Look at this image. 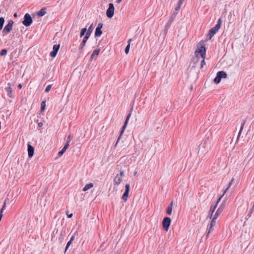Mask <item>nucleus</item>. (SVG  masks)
I'll list each match as a JSON object with an SVG mask.
<instances>
[{"instance_id":"79ce46f5","label":"nucleus","mask_w":254,"mask_h":254,"mask_svg":"<svg viewBox=\"0 0 254 254\" xmlns=\"http://www.w3.org/2000/svg\"><path fill=\"white\" fill-rule=\"evenodd\" d=\"M206 63L205 62V59H202V60L201 61L200 63V68L201 69H202L204 65H205Z\"/></svg>"},{"instance_id":"49530a36","label":"nucleus","mask_w":254,"mask_h":254,"mask_svg":"<svg viewBox=\"0 0 254 254\" xmlns=\"http://www.w3.org/2000/svg\"><path fill=\"white\" fill-rule=\"evenodd\" d=\"M182 4V3H180V2H178V5L175 7V10H179L180 9Z\"/></svg>"},{"instance_id":"9b49d317","label":"nucleus","mask_w":254,"mask_h":254,"mask_svg":"<svg viewBox=\"0 0 254 254\" xmlns=\"http://www.w3.org/2000/svg\"><path fill=\"white\" fill-rule=\"evenodd\" d=\"M12 84L10 83H7V86L4 88V90L7 93V95L10 98H13L14 96L12 95V90L11 88Z\"/></svg>"},{"instance_id":"de8ad7c7","label":"nucleus","mask_w":254,"mask_h":254,"mask_svg":"<svg viewBox=\"0 0 254 254\" xmlns=\"http://www.w3.org/2000/svg\"><path fill=\"white\" fill-rule=\"evenodd\" d=\"M120 177L123 178L125 176V172L124 170H121L120 172Z\"/></svg>"},{"instance_id":"2eb2a0df","label":"nucleus","mask_w":254,"mask_h":254,"mask_svg":"<svg viewBox=\"0 0 254 254\" xmlns=\"http://www.w3.org/2000/svg\"><path fill=\"white\" fill-rule=\"evenodd\" d=\"M174 201L172 200L169 205L167 206L166 212L168 215H170L172 212Z\"/></svg>"},{"instance_id":"603ef678","label":"nucleus","mask_w":254,"mask_h":254,"mask_svg":"<svg viewBox=\"0 0 254 254\" xmlns=\"http://www.w3.org/2000/svg\"><path fill=\"white\" fill-rule=\"evenodd\" d=\"M66 215H67V217L68 218H70L73 216V214L72 213L68 214V211H66Z\"/></svg>"},{"instance_id":"1a4fd4ad","label":"nucleus","mask_w":254,"mask_h":254,"mask_svg":"<svg viewBox=\"0 0 254 254\" xmlns=\"http://www.w3.org/2000/svg\"><path fill=\"white\" fill-rule=\"evenodd\" d=\"M219 30L218 28L214 26L213 27L211 28L208 32L207 34L206 38L207 40H210L217 32V31Z\"/></svg>"},{"instance_id":"c9c22d12","label":"nucleus","mask_w":254,"mask_h":254,"mask_svg":"<svg viewBox=\"0 0 254 254\" xmlns=\"http://www.w3.org/2000/svg\"><path fill=\"white\" fill-rule=\"evenodd\" d=\"M129 191H130V185H129V184H126L125 185V190L124 192L129 193Z\"/></svg>"},{"instance_id":"cd10ccee","label":"nucleus","mask_w":254,"mask_h":254,"mask_svg":"<svg viewBox=\"0 0 254 254\" xmlns=\"http://www.w3.org/2000/svg\"><path fill=\"white\" fill-rule=\"evenodd\" d=\"M217 218H218V217L214 215L212 217V219L210 222L209 225L214 227L216 225V220L217 219Z\"/></svg>"},{"instance_id":"9d476101","label":"nucleus","mask_w":254,"mask_h":254,"mask_svg":"<svg viewBox=\"0 0 254 254\" xmlns=\"http://www.w3.org/2000/svg\"><path fill=\"white\" fill-rule=\"evenodd\" d=\"M60 48V44H55L53 47V50L50 52V56L52 58L56 57Z\"/></svg>"},{"instance_id":"7ed1b4c3","label":"nucleus","mask_w":254,"mask_h":254,"mask_svg":"<svg viewBox=\"0 0 254 254\" xmlns=\"http://www.w3.org/2000/svg\"><path fill=\"white\" fill-rule=\"evenodd\" d=\"M227 77V73L224 71H219L217 72L216 77L213 80L215 84H219L222 78H226Z\"/></svg>"},{"instance_id":"c756f323","label":"nucleus","mask_w":254,"mask_h":254,"mask_svg":"<svg viewBox=\"0 0 254 254\" xmlns=\"http://www.w3.org/2000/svg\"><path fill=\"white\" fill-rule=\"evenodd\" d=\"M5 22L4 18L3 17H0V30L2 29Z\"/></svg>"},{"instance_id":"c85d7f7f","label":"nucleus","mask_w":254,"mask_h":254,"mask_svg":"<svg viewBox=\"0 0 254 254\" xmlns=\"http://www.w3.org/2000/svg\"><path fill=\"white\" fill-rule=\"evenodd\" d=\"M129 196V193L124 192L121 198L125 201H127Z\"/></svg>"},{"instance_id":"4be33fe9","label":"nucleus","mask_w":254,"mask_h":254,"mask_svg":"<svg viewBox=\"0 0 254 254\" xmlns=\"http://www.w3.org/2000/svg\"><path fill=\"white\" fill-rule=\"evenodd\" d=\"M172 22L168 21L167 23L166 24V25L164 29V34L165 35H166L169 29L170 28Z\"/></svg>"},{"instance_id":"72a5a7b5","label":"nucleus","mask_w":254,"mask_h":254,"mask_svg":"<svg viewBox=\"0 0 254 254\" xmlns=\"http://www.w3.org/2000/svg\"><path fill=\"white\" fill-rule=\"evenodd\" d=\"M7 50L6 49H3L0 51V56H4L7 54Z\"/></svg>"},{"instance_id":"412c9836","label":"nucleus","mask_w":254,"mask_h":254,"mask_svg":"<svg viewBox=\"0 0 254 254\" xmlns=\"http://www.w3.org/2000/svg\"><path fill=\"white\" fill-rule=\"evenodd\" d=\"M119 174H117L114 180V185L115 186H118L122 182V178L118 177Z\"/></svg>"},{"instance_id":"a211bd4d","label":"nucleus","mask_w":254,"mask_h":254,"mask_svg":"<svg viewBox=\"0 0 254 254\" xmlns=\"http://www.w3.org/2000/svg\"><path fill=\"white\" fill-rule=\"evenodd\" d=\"M46 12L47 8L44 7L37 12V15L39 17H42L46 14Z\"/></svg>"},{"instance_id":"052dcab7","label":"nucleus","mask_w":254,"mask_h":254,"mask_svg":"<svg viewBox=\"0 0 254 254\" xmlns=\"http://www.w3.org/2000/svg\"><path fill=\"white\" fill-rule=\"evenodd\" d=\"M136 174H137V172H135L134 173V176H136Z\"/></svg>"},{"instance_id":"f257e3e1","label":"nucleus","mask_w":254,"mask_h":254,"mask_svg":"<svg viewBox=\"0 0 254 254\" xmlns=\"http://www.w3.org/2000/svg\"><path fill=\"white\" fill-rule=\"evenodd\" d=\"M206 52V48L204 44V42L201 41L197 45V49L195 51V55L197 60L198 61L199 59L201 57L202 59L205 58Z\"/></svg>"},{"instance_id":"4c0bfd02","label":"nucleus","mask_w":254,"mask_h":254,"mask_svg":"<svg viewBox=\"0 0 254 254\" xmlns=\"http://www.w3.org/2000/svg\"><path fill=\"white\" fill-rule=\"evenodd\" d=\"M130 45L127 44L125 49V52L126 54H128L129 51Z\"/></svg>"},{"instance_id":"f03ea898","label":"nucleus","mask_w":254,"mask_h":254,"mask_svg":"<svg viewBox=\"0 0 254 254\" xmlns=\"http://www.w3.org/2000/svg\"><path fill=\"white\" fill-rule=\"evenodd\" d=\"M226 192V190H224L222 194L220 195L217 198V199L212 204V205L210 207L208 217L209 218H211L212 217L213 214L216 208L217 207L218 204L219 203L222 197L225 195Z\"/></svg>"},{"instance_id":"f3484780","label":"nucleus","mask_w":254,"mask_h":254,"mask_svg":"<svg viewBox=\"0 0 254 254\" xmlns=\"http://www.w3.org/2000/svg\"><path fill=\"white\" fill-rule=\"evenodd\" d=\"M246 120H243L242 123H241V127H240V130L239 131V133H238V136H237V140H236V142H238V140H239V137L242 133V132L243 131V129L244 128V126L246 124Z\"/></svg>"},{"instance_id":"b1692460","label":"nucleus","mask_w":254,"mask_h":254,"mask_svg":"<svg viewBox=\"0 0 254 254\" xmlns=\"http://www.w3.org/2000/svg\"><path fill=\"white\" fill-rule=\"evenodd\" d=\"M93 184L92 183H90L89 184H87L83 188L82 190L83 191H86L93 187Z\"/></svg>"},{"instance_id":"6e6d98bb","label":"nucleus","mask_w":254,"mask_h":254,"mask_svg":"<svg viewBox=\"0 0 254 254\" xmlns=\"http://www.w3.org/2000/svg\"><path fill=\"white\" fill-rule=\"evenodd\" d=\"M132 41V39H129L127 41V44L130 45V42Z\"/></svg>"},{"instance_id":"4d7b16f0","label":"nucleus","mask_w":254,"mask_h":254,"mask_svg":"<svg viewBox=\"0 0 254 254\" xmlns=\"http://www.w3.org/2000/svg\"><path fill=\"white\" fill-rule=\"evenodd\" d=\"M13 16L15 17V18H17L18 17V15H17V12H15L13 14Z\"/></svg>"},{"instance_id":"a18cd8bd","label":"nucleus","mask_w":254,"mask_h":254,"mask_svg":"<svg viewBox=\"0 0 254 254\" xmlns=\"http://www.w3.org/2000/svg\"><path fill=\"white\" fill-rule=\"evenodd\" d=\"M130 116H131V112L127 114L125 122H126V123H128V120H129V118L130 117Z\"/></svg>"},{"instance_id":"8fccbe9b","label":"nucleus","mask_w":254,"mask_h":254,"mask_svg":"<svg viewBox=\"0 0 254 254\" xmlns=\"http://www.w3.org/2000/svg\"><path fill=\"white\" fill-rule=\"evenodd\" d=\"M103 26V23L102 22H100V23H98L96 28L102 29Z\"/></svg>"},{"instance_id":"ea45409f","label":"nucleus","mask_w":254,"mask_h":254,"mask_svg":"<svg viewBox=\"0 0 254 254\" xmlns=\"http://www.w3.org/2000/svg\"><path fill=\"white\" fill-rule=\"evenodd\" d=\"M66 151V150L64 149L63 148L62 149V150H61L59 152H58V155L59 157H61L64 154V153Z\"/></svg>"},{"instance_id":"dca6fc26","label":"nucleus","mask_w":254,"mask_h":254,"mask_svg":"<svg viewBox=\"0 0 254 254\" xmlns=\"http://www.w3.org/2000/svg\"><path fill=\"white\" fill-rule=\"evenodd\" d=\"M94 25H93V23H92L90 26L89 27V28L88 29H87V32H86V33L85 34V36L88 37H90L91 33H92L93 32V30L94 28Z\"/></svg>"},{"instance_id":"58836bf2","label":"nucleus","mask_w":254,"mask_h":254,"mask_svg":"<svg viewBox=\"0 0 254 254\" xmlns=\"http://www.w3.org/2000/svg\"><path fill=\"white\" fill-rule=\"evenodd\" d=\"M52 84L47 85V86L46 87V88L45 89V92L46 93H48L50 91V90L52 88Z\"/></svg>"},{"instance_id":"5fc2aeb1","label":"nucleus","mask_w":254,"mask_h":254,"mask_svg":"<svg viewBox=\"0 0 254 254\" xmlns=\"http://www.w3.org/2000/svg\"><path fill=\"white\" fill-rule=\"evenodd\" d=\"M17 87L18 88V89H20L22 87V85L21 83H19L18 84Z\"/></svg>"},{"instance_id":"7c9ffc66","label":"nucleus","mask_w":254,"mask_h":254,"mask_svg":"<svg viewBox=\"0 0 254 254\" xmlns=\"http://www.w3.org/2000/svg\"><path fill=\"white\" fill-rule=\"evenodd\" d=\"M124 131H125V130H123V129H121L120 132V135H119V137H118V139H117V141H116V144H115V146H116L117 145V144H118V143L119 141V140H120V139H121V136H122V135H123V134L124 133Z\"/></svg>"},{"instance_id":"bb28decb","label":"nucleus","mask_w":254,"mask_h":254,"mask_svg":"<svg viewBox=\"0 0 254 254\" xmlns=\"http://www.w3.org/2000/svg\"><path fill=\"white\" fill-rule=\"evenodd\" d=\"M178 13L176 11H174L173 13L171 14L169 19L168 21L173 22L174 20V19L176 18L177 14Z\"/></svg>"},{"instance_id":"e433bc0d","label":"nucleus","mask_w":254,"mask_h":254,"mask_svg":"<svg viewBox=\"0 0 254 254\" xmlns=\"http://www.w3.org/2000/svg\"><path fill=\"white\" fill-rule=\"evenodd\" d=\"M6 200L5 199L3 202L1 208L0 209V212L3 213L6 207Z\"/></svg>"},{"instance_id":"ddd939ff","label":"nucleus","mask_w":254,"mask_h":254,"mask_svg":"<svg viewBox=\"0 0 254 254\" xmlns=\"http://www.w3.org/2000/svg\"><path fill=\"white\" fill-rule=\"evenodd\" d=\"M89 38V37H88L86 36H84V37H83V39H82V41L79 46V47L78 48V51L79 52H82L83 49L84 48V46H85L86 43Z\"/></svg>"},{"instance_id":"423d86ee","label":"nucleus","mask_w":254,"mask_h":254,"mask_svg":"<svg viewBox=\"0 0 254 254\" xmlns=\"http://www.w3.org/2000/svg\"><path fill=\"white\" fill-rule=\"evenodd\" d=\"M171 223V219L169 217H165L162 220V228L167 232L169 229Z\"/></svg>"},{"instance_id":"20e7f679","label":"nucleus","mask_w":254,"mask_h":254,"mask_svg":"<svg viewBox=\"0 0 254 254\" xmlns=\"http://www.w3.org/2000/svg\"><path fill=\"white\" fill-rule=\"evenodd\" d=\"M22 24L26 27L30 26L33 23L32 18L30 14L26 13L23 18V20L22 21Z\"/></svg>"},{"instance_id":"a19ab883","label":"nucleus","mask_w":254,"mask_h":254,"mask_svg":"<svg viewBox=\"0 0 254 254\" xmlns=\"http://www.w3.org/2000/svg\"><path fill=\"white\" fill-rule=\"evenodd\" d=\"M72 138H73V136L71 135V134L70 133L67 136L66 142L70 143V142L72 139Z\"/></svg>"},{"instance_id":"6e6552de","label":"nucleus","mask_w":254,"mask_h":254,"mask_svg":"<svg viewBox=\"0 0 254 254\" xmlns=\"http://www.w3.org/2000/svg\"><path fill=\"white\" fill-rule=\"evenodd\" d=\"M226 199H225L223 200L222 202V203L220 204L219 207L216 210V212L214 214V216L219 217V216L224 211L225 207H226Z\"/></svg>"},{"instance_id":"5701e85b","label":"nucleus","mask_w":254,"mask_h":254,"mask_svg":"<svg viewBox=\"0 0 254 254\" xmlns=\"http://www.w3.org/2000/svg\"><path fill=\"white\" fill-rule=\"evenodd\" d=\"M102 29L96 28L94 36L95 38L99 37L101 36L102 34V31L101 30Z\"/></svg>"},{"instance_id":"2f4dec72","label":"nucleus","mask_w":254,"mask_h":254,"mask_svg":"<svg viewBox=\"0 0 254 254\" xmlns=\"http://www.w3.org/2000/svg\"><path fill=\"white\" fill-rule=\"evenodd\" d=\"M252 213H253V210H250V212H249V213L247 214V215L245 217V221L243 224V226H244L245 225L246 221L248 220L249 219V218L251 216Z\"/></svg>"},{"instance_id":"473e14b6","label":"nucleus","mask_w":254,"mask_h":254,"mask_svg":"<svg viewBox=\"0 0 254 254\" xmlns=\"http://www.w3.org/2000/svg\"><path fill=\"white\" fill-rule=\"evenodd\" d=\"M222 22V19H221V18H220L218 19V20L217 22V24L215 26L216 27H217V28H218L219 29H220L221 27V26Z\"/></svg>"},{"instance_id":"13d9d810","label":"nucleus","mask_w":254,"mask_h":254,"mask_svg":"<svg viewBox=\"0 0 254 254\" xmlns=\"http://www.w3.org/2000/svg\"><path fill=\"white\" fill-rule=\"evenodd\" d=\"M122 0H116V2L118 3H120V2H121Z\"/></svg>"},{"instance_id":"37998d69","label":"nucleus","mask_w":254,"mask_h":254,"mask_svg":"<svg viewBox=\"0 0 254 254\" xmlns=\"http://www.w3.org/2000/svg\"><path fill=\"white\" fill-rule=\"evenodd\" d=\"M34 122L38 124V126L39 127H41L43 125V124L42 122H38V119L37 120L34 119Z\"/></svg>"},{"instance_id":"4468645a","label":"nucleus","mask_w":254,"mask_h":254,"mask_svg":"<svg viewBox=\"0 0 254 254\" xmlns=\"http://www.w3.org/2000/svg\"><path fill=\"white\" fill-rule=\"evenodd\" d=\"M46 100L45 99L42 101L41 104V109L40 111V113H38L37 117L39 118L41 116V113L44 112L46 110Z\"/></svg>"},{"instance_id":"864d4df0","label":"nucleus","mask_w":254,"mask_h":254,"mask_svg":"<svg viewBox=\"0 0 254 254\" xmlns=\"http://www.w3.org/2000/svg\"><path fill=\"white\" fill-rule=\"evenodd\" d=\"M232 181H231L230 182H229L228 184V187L227 188L225 189L224 190H226V191H227V190H228V189L230 187V186H231V184H232Z\"/></svg>"},{"instance_id":"393cba45","label":"nucleus","mask_w":254,"mask_h":254,"mask_svg":"<svg viewBox=\"0 0 254 254\" xmlns=\"http://www.w3.org/2000/svg\"><path fill=\"white\" fill-rule=\"evenodd\" d=\"M213 226L209 225L207 229L206 232V235H205V239H207L208 238L209 234L213 231Z\"/></svg>"},{"instance_id":"c03bdc74","label":"nucleus","mask_w":254,"mask_h":254,"mask_svg":"<svg viewBox=\"0 0 254 254\" xmlns=\"http://www.w3.org/2000/svg\"><path fill=\"white\" fill-rule=\"evenodd\" d=\"M69 143H68V142H66V143H65L64 145V146L63 147V149L65 150H67V149L69 147Z\"/></svg>"},{"instance_id":"09e8293b","label":"nucleus","mask_w":254,"mask_h":254,"mask_svg":"<svg viewBox=\"0 0 254 254\" xmlns=\"http://www.w3.org/2000/svg\"><path fill=\"white\" fill-rule=\"evenodd\" d=\"M127 123H126V122H124V125L123 126H122V129H123V130H125V129L127 127Z\"/></svg>"},{"instance_id":"6ab92c4d","label":"nucleus","mask_w":254,"mask_h":254,"mask_svg":"<svg viewBox=\"0 0 254 254\" xmlns=\"http://www.w3.org/2000/svg\"><path fill=\"white\" fill-rule=\"evenodd\" d=\"M65 235V231H62L60 235V236L59 237V241L60 243L62 245H63V243H64V239Z\"/></svg>"},{"instance_id":"f704fd0d","label":"nucleus","mask_w":254,"mask_h":254,"mask_svg":"<svg viewBox=\"0 0 254 254\" xmlns=\"http://www.w3.org/2000/svg\"><path fill=\"white\" fill-rule=\"evenodd\" d=\"M72 242L68 241L66 244V245L65 246V250H64V254H65L66 251H67V250L68 249L69 247H70V246L71 245Z\"/></svg>"},{"instance_id":"0eeeda50","label":"nucleus","mask_w":254,"mask_h":254,"mask_svg":"<svg viewBox=\"0 0 254 254\" xmlns=\"http://www.w3.org/2000/svg\"><path fill=\"white\" fill-rule=\"evenodd\" d=\"M115 7L113 3H109L108 8L106 10V16L109 18H111L114 14Z\"/></svg>"},{"instance_id":"f8f14e48","label":"nucleus","mask_w":254,"mask_h":254,"mask_svg":"<svg viewBox=\"0 0 254 254\" xmlns=\"http://www.w3.org/2000/svg\"><path fill=\"white\" fill-rule=\"evenodd\" d=\"M27 151L28 157L31 158L34 154V147L30 143L27 144Z\"/></svg>"},{"instance_id":"39448f33","label":"nucleus","mask_w":254,"mask_h":254,"mask_svg":"<svg viewBox=\"0 0 254 254\" xmlns=\"http://www.w3.org/2000/svg\"><path fill=\"white\" fill-rule=\"evenodd\" d=\"M13 23L14 22L12 20H10L8 21V23L4 26L2 30V33L3 35H7L11 32L13 28Z\"/></svg>"},{"instance_id":"3c124183","label":"nucleus","mask_w":254,"mask_h":254,"mask_svg":"<svg viewBox=\"0 0 254 254\" xmlns=\"http://www.w3.org/2000/svg\"><path fill=\"white\" fill-rule=\"evenodd\" d=\"M76 232H75L73 235L71 237L70 240H69V241L72 242L74 240V238H75V235L76 234Z\"/></svg>"},{"instance_id":"a878e982","label":"nucleus","mask_w":254,"mask_h":254,"mask_svg":"<svg viewBox=\"0 0 254 254\" xmlns=\"http://www.w3.org/2000/svg\"><path fill=\"white\" fill-rule=\"evenodd\" d=\"M87 32V28L86 27L82 28L80 31V37H82L83 36H85Z\"/></svg>"},{"instance_id":"bf43d9fd","label":"nucleus","mask_w":254,"mask_h":254,"mask_svg":"<svg viewBox=\"0 0 254 254\" xmlns=\"http://www.w3.org/2000/svg\"><path fill=\"white\" fill-rule=\"evenodd\" d=\"M184 0H179V2H180V3H183V2H184Z\"/></svg>"},{"instance_id":"aec40b11","label":"nucleus","mask_w":254,"mask_h":254,"mask_svg":"<svg viewBox=\"0 0 254 254\" xmlns=\"http://www.w3.org/2000/svg\"><path fill=\"white\" fill-rule=\"evenodd\" d=\"M100 52V49L99 48L94 50L93 53H92L91 55L90 56V58L89 59V61L91 62L93 60L94 56L99 55Z\"/></svg>"}]
</instances>
